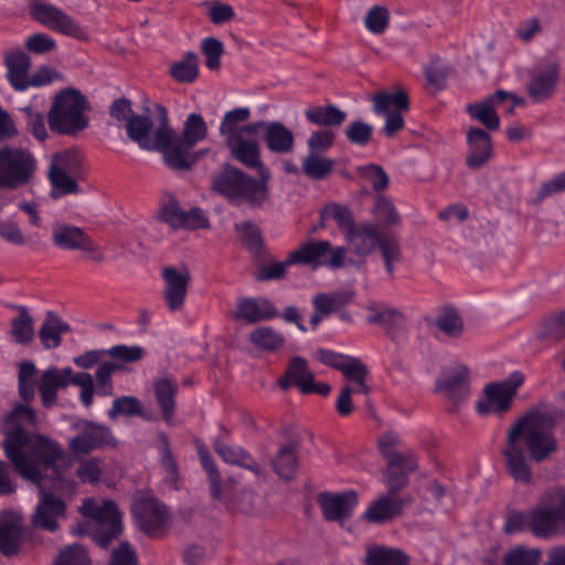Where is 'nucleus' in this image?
<instances>
[{
    "mask_svg": "<svg viewBox=\"0 0 565 565\" xmlns=\"http://www.w3.org/2000/svg\"><path fill=\"white\" fill-rule=\"evenodd\" d=\"M467 374L468 371L462 365L445 369L437 382V387L450 398H461L467 394Z\"/></svg>",
    "mask_w": 565,
    "mask_h": 565,
    "instance_id": "29",
    "label": "nucleus"
},
{
    "mask_svg": "<svg viewBox=\"0 0 565 565\" xmlns=\"http://www.w3.org/2000/svg\"><path fill=\"white\" fill-rule=\"evenodd\" d=\"M170 75L179 83H192L199 75V57L188 52L181 60L170 66Z\"/></svg>",
    "mask_w": 565,
    "mask_h": 565,
    "instance_id": "40",
    "label": "nucleus"
},
{
    "mask_svg": "<svg viewBox=\"0 0 565 565\" xmlns=\"http://www.w3.org/2000/svg\"><path fill=\"white\" fill-rule=\"evenodd\" d=\"M467 145L466 163L470 169L481 168L492 156L491 137L480 128H470L467 131Z\"/></svg>",
    "mask_w": 565,
    "mask_h": 565,
    "instance_id": "23",
    "label": "nucleus"
},
{
    "mask_svg": "<svg viewBox=\"0 0 565 565\" xmlns=\"http://www.w3.org/2000/svg\"><path fill=\"white\" fill-rule=\"evenodd\" d=\"M201 50L205 56V64L210 70H217L223 53V44L214 38L205 39L201 44Z\"/></svg>",
    "mask_w": 565,
    "mask_h": 565,
    "instance_id": "64",
    "label": "nucleus"
},
{
    "mask_svg": "<svg viewBox=\"0 0 565 565\" xmlns=\"http://www.w3.org/2000/svg\"><path fill=\"white\" fill-rule=\"evenodd\" d=\"M384 234H381L379 225L372 222L355 224L344 236L350 249L359 256L372 254L379 246Z\"/></svg>",
    "mask_w": 565,
    "mask_h": 565,
    "instance_id": "20",
    "label": "nucleus"
},
{
    "mask_svg": "<svg viewBox=\"0 0 565 565\" xmlns=\"http://www.w3.org/2000/svg\"><path fill=\"white\" fill-rule=\"evenodd\" d=\"M38 170L34 153L25 147L0 148V189L17 190L29 184Z\"/></svg>",
    "mask_w": 565,
    "mask_h": 565,
    "instance_id": "6",
    "label": "nucleus"
},
{
    "mask_svg": "<svg viewBox=\"0 0 565 565\" xmlns=\"http://www.w3.org/2000/svg\"><path fill=\"white\" fill-rule=\"evenodd\" d=\"M30 14L36 22L49 30L77 40L87 39L86 32L78 22L53 4L34 1L30 6Z\"/></svg>",
    "mask_w": 565,
    "mask_h": 565,
    "instance_id": "14",
    "label": "nucleus"
},
{
    "mask_svg": "<svg viewBox=\"0 0 565 565\" xmlns=\"http://www.w3.org/2000/svg\"><path fill=\"white\" fill-rule=\"evenodd\" d=\"M364 23L370 32L382 33L388 23V11L384 7L375 6L367 11Z\"/></svg>",
    "mask_w": 565,
    "mask_h": 565,
    "instance_id": "63",
    "label": "nucleus"
},
{
    "mask_svg": "<svg viewBox=\"0 0 565 565\" xmlns=\"http://www.w3.org/2000/svg\"><path fill=\"white\" fill-rule=\"evenodd\" d=\"M20 539V525L10 515L0 518V551L6 555L14 554Z\"/></svg>",
    "mask_w": 565,
    "mask_h": 565,
    "instance_id": "38",
    "label": "nucleus"
},
{
    "mask_svg": "<svg viewBox=\"0 0 565 565\" xmlns=\"http://www.w3.org/2000/svg\"><path fill=\"white\" fill-rule=\"evenodd\" d=\"M373 127L362 120H354L345 128L348 140L354 145L365 146L371 140Z\"/></svg>",
    "mask_w": 565,
    "mask_h": 565,
    "instance_id": "61",
    "label": "nucleus"
},
{
    "mask_svg": "<svg viewBox=\"0 0 565 565\" xmlns=\"http://www.w3.org/2000/svg\"><path fill=\"white\" fill-rule=\"evenodd\" d=\"M542 553L539 548H530L526 546L518 545L510 548L504 557V565H539L541 562Z\"/></svg>",
    "mask_w": 565,
    "mask_h": 565,
    "instance_id": "48",
    "label": "nucleus"
},
{
    "mask_svg": "<svg viewBox=\"0 0 565 565\" xmlns=\"http://www.w3.org/2000/svg\"><path fill=\"white\" fill-rule=\"evenodd\" d=\"M513 438L514 434L512 436H508L507 445L502 450L507 462V469L516 482L530 483L532 480V473L525 458L524 447L521 443H515Z\"/></svg>",
    "mask_w": 565,
    "mask_h": 565,
    "instance_id": "25",
    "label": "nucleus"
},
{
    "mask_svg": "<svg viewBox=\"0 0 565 565\" xmlns=\"http://www.w3.org/2000/svg\"><path fill=\"white\" fill-rule=\"evenodd\" d=\"M329 220L338 224L344 236L355 225L351 212L339 204H329L321 211L320 226L324 227V222Z\"/></svg>",
    "mask_w": 565,
    "mask_h": 565,
    "instance_id": "46",
    "label": "nucleus"
},
{
    "mask_svg": "<svg viewBox=\"0 0 565 565\" xmlns=\"http://www.w3.org/2000/svg\"><path fill=\"white\" fill-rule=\"evenodd\" d=\"M206 135L207 127L203 117L192 113L184 121L183 134L180 139L183 140V145L193 148L198 142L204 140Z\"/></svg>",
    "mask_w": 565,
    "mask_h": 565,
    "instance_id": "44",
    "label": "nucleus"
},
{
    "mask_svg": "<svg viewBox=\"0 0 565 565\" xmlns=\"http://www.w3.org/2000/svg\"><path fill=\"white\" fill-rule=\"evenodd\" d=\"M406 503L397 495L383 494L370 503L361 518L369 523L383 524L398 516Z\"/></svg>",
    "mask_w": 565,
    "mask_h": 565,
    "instance_id": "22",
    "label": "nucleus"
},
{
    "mask_svg": "<svg viewBox=\"0 0 565 565\" xmlns=\"http://www.w3.org/2000/svg\"><path fill=\"white\" fill-rule=\"evenodd\" d=\"M71 375V367L62 370L49 369L42 373L39 382V391L45 407H51L55 403L57 391L70 384Z\"/></svg>",
    "mask_w": 565,
    "mask_h": 565,
    "instance_id": "27",
    "label": "nucleus"
},
{
    "mask_svg": "<svg viewBox=\"0 0 565 565\" xmlns=\"http://www.w3.org/2000/svg\"><path fill=\"white\" fill-rule=\"evenodd\" d=\"M79 170L81 159L76 151L64 150L52 154L49 171L78 174Z\"/></svg>",
    "mask_w": 565,
    "mask_h": 565,
    "instance_id": "49",
    "label": "nucleus"
},
{
    "mask_svg": "<svg viewBox=\"0 0 565 565\" xmlns=\"http://www.w3.org/2000/svg\"><path fill=\"white\" fill-rule=\"evenodd\" d=\"M408 562L402 551L385 546L370 547L365 555L366 565H408Z\"/></svg>",
    "mask_w": 565,
    "mask_h": 565,
    "instance_id": "36",
    "label": "nucleus"
},
{
    "mask_svg": "<svg viewBox=\"0 0 565 565\" xmlns=\"http://www.w3.org/2000/svg\"><path fill=\"white\" fill-rule=\"evenodd\" d=\"M72 429L75 430V435L68 441V449L76 457L116 445L111 430L103 424L78 419L72 425Z\"/></svg>",
    "mask_w": 565,
    "mask_h": 565,
    "instance_id": "10",
    "label": "nucleus"
},
{
    "mask_svg": "<svg viewBox=\"0 0 565 565\" xmlns=\"http://www.w3.org/2000/svg\"><path fill=\"white\" fill-rule=\"evenodd\" d=\"M523 382L524 376L514 372L502 382L487 385L483 391V398L476 404L478 413L486 416L491 413L507 412Z\"/></svg>",
    "mask_w": 565,
    "mask_h": 565,
    "instance_id": "12",
    "label": "nucleus"
},
{
    "mask_svg": "<svg viewBox=\"0 0 565 565\" xmlns=\"http://www.w3.org/2000/svg\"><path fill=\"white\" fill-rule=\"evenodd\" d=\"M162 295L170 311H180L184 307L191 275L185 267L167 266L162 268Z\"/></svg>",
    "mask_w": 565,
    "mask_h": 565,
    "instance_id": "17",
    "label": "nucleus"
},
{
    "mask_svg": "<svg viewBox=\"0 0 565 565\" xmlns=\"http://www.w3.org/2000/svg\"><path fill=\"white\" fill-rule=\"evenodd\" d=\"M306 119L316 126H341L347 119V113L333 104L311 105L305 109Z\"/></svg>",
    "mask_w": 565,
    "mask_h": 565,
    "instance_id": "32",
    "label": "nucleus"
},
{
    "mask_svg": "<svg viewBox=\"0 0 565 565\" xmlns=\"http://www.w3.org/2000/svg\"><path fill=\"white\" fill-rule=\"evenodd\" d=\"M359 174L367 181L374 191L380 192L387 188L388 175L386 172L376 164H367L358 169Z\"/></svg>",
    "mask_w": 565,
    "mask_h": 565,
    "instance_id": "57",
    "label": "nucleus"
},
{
    "mask_svg": "<svg viewBox=\"0 0 565 565\" xmlns=\"http://www.w3.org/2000/svg\"><path fill=\"white\" fill-rule=\"evenodd\" d=\"M312 376L313 374L309 370L307 361L301 356H295L290 360L278 384L282 390H288L291 385H295L303 393Z\"/></svg>",
    "mask_w": 565,
    "mask_h": 565,
    "instance_id": "31",
    "label": "nucleus"
},
{
    "mask_svg": "<svg viewBox=\"0 0 565 565\" xmlns=\"http://www.w3.org/2000/svg\"><path fill=\"white\" fill-rule=\"evenodd\" d=\"M68 330L70 326L66 322L55 313L49 312L40 328L39 337L46 349H55L61 344L62 334Z\"/></svg>",
    "mask_w": 565,
    "mask_h": 565,
    "instance_id": "33",
    "label": "nucleus"
},
{
    "mask_svg": "<svg viewBox=\"0 0 565 565\" xmlns=\"http://www.w3.org/2000/svg\"><path fill=\"white\" fill-rule=\"evenodd\" d=\"M235 320L255 323L277 316L274 305L266 298H241L231 313Z\"/></svg>",
    "mask_w": 565,
    "mask_h": 565,
    "instance_id": "24",
    "label": "nucleus"
},
{
    "mask_svg": "<svg viewBox=\"0 0 565 565\" xmlns=\"http://www.w3.org/2000/svg\"><path fill=\"white\" fill-rule=\"evenodd\" d=\"M267 182L249 177L238 168L225 166L213 179V189L232 203H260L268 194Z\"/></svg>",
    "mask_w": 565,
    "mask_h": 565,
    "instance_id": "4",
    "label": "nucleus"
},
{
    "mask_svg": "<svg viewBox=\"0 0 565 565\" xmlns=\"http://www.w3.org/2000/svg\"><path fill=\"white\" fill-rule=\"evenodd\" d=\"M559 79V65L548 62L536 66L527 83V94L533 102L539 103L552 96Z\"/></svg>",
    "mask_w": 565,
    "mask_h": 565,
    "instance_id": "18",
    "label": "nucleus"
},
{
    "mask_svg": "<svg viewBox=\"0 0 565 565\" xmlns=\"http://www.w3.org/2000/svg\"><path fill=\"white\" fill-rule=\"evenodd\" d=\"M249 340L255 347L266 351L277 350L285 342L282 334L270 327L257 328L249 333Z\"/></svg>",
    "mask_w": 565,
    "mask_h": 565,
    "instance_id": "47",
    "label": "nucleus"
},
{
    "mask_svg": "<svg viewBox=\"0 0 565 565\" xmlns=\"http://www.w3.org/2000/svg\"><path fill=\"white\" fill-rule=\"evenodd\" d=\"M132 513L138 527L150 535L166 529L171 522L168 508L152 497H142L135 501Z\"/></svg>",
    "mask_w": 565,
    "mask_h": 565,
    "instance_id": "16",
    "label": "nucleus"
},
{
    "mask_svg": "<svg viewBox=\"0 0 565 565\" xmlns=\"http://www.w3.org/2000/svg\"><path fill=\"white\" fill-rule=\"evenodd\" d=\"M47 177L52 185L51 195L58 198L63 194L76 193L78 186L76 183L77 174L64 173L58 171H47Z\"/></svg>",
    "mask_w": 565,
    "mask_h": 565,
    "instance_id": "51",
    "label": "nucleus"
},
{
    "mask_svg": "<svg viewBox=\"0 0 565 565\" xmlns=\"http://www.w3.org/2000/svg\"><path fill=\"white\" fill-rule=\"evenodd\" d=\"M334 166V160L321 156L320 153L309 152L302 159L301 168L302 172L308 178L313 180H323L333 171Z\"/></svg>",
    "mask_w": 565,
    "mask_h": 565,
    "instance_id": "37",
    "label": "nucleus"
},
{
    "mask_svg": "<svg viewBox=\"0 0 565 565\" xmlns=\"http://www.w3.org/2000/svg\"><path fill=\"white\" fill-rule=\"evenodd\" d=\"M200 459L204 471L207 475V480L210 484V492L214 500H222V478L216 469V466L211 457V455L206 451H200Z\"/></svg>",
    "mask_w": 565,
    "mask_h": 565,
    "instance_id": "53",
    "label": "nucleus"
},
{
    "mask_svg": "<svg viewBox=\"0 0 565 565\" xmlns=\"http://www.w3.org/2000/svg\"><path fill=\"white\" fill-rule=\"evenodd\" d=\"M257 131H262L267 149L276 154H287L295 149V135L280 121H256Z\"/></svg>",
    "mask_w": 565,
    "mask_h": 565,
    "instance_id": "19",
    "label": "nucleus"
},
{
    "mask_svg": "<svg viewBox=\"0 0 565 565\" xmlns=\"http://www.w3.org/2000/svg\"><path fill=\"white\" fill-rule=\"evenodd\" d=\"M107 355L111 359L124 362L134 363L142 360L145 351L139 345H114L107 350Z\"/></svg>",
    "mask_w": 565,
    "mask_h": 565,
    "instance_id": "62",
    "label": "nucleus"
},
{
    "mask_svg": "<svg viewBox=\"0 0 565 565\" xmlns=\"http://www.w3.org/2000/svg\"><path fill=\"white\" fill-rule=\"evenodd\" d=\"M8 70V79L17 90H25L30 87L28 76L31 67L30 56L22 50H13L4 55Z\"/></svg>",
    "mask_w": 565,
    "mask_h": 565,
    "instance_id": "28",
    "label": "nucleus"
},
{
    "mask_svg": "<svg viewBox=\"0 0 565 565\" xmlns=\"http://www.w3.org/2000/svg\"><path fill=\"white\" fill-rule=\"evenodd\" d=\"M35 365L32 362L24 361L19 369V392L23 399H29L34 392Z\"/></svg>",
    "mask_w": 565,
    "mask_h": 565,
    "instance_id": "58",
    "label": "nucleus"
},
{
    "mask_svg": "<svg viewBox=\"0 0 565 565\" xmlns=\"http://www.w3.org/2000/svg\"><path fill=\"white\" fill-rule=\"evenodd\" d=\"M436 323L449 337H459L463 330L462 320L455 310H445L438 316Z\"/></svg>",
    "mask_w": 565,
    "mask_h": 565,
    "instance_id": "59",
    "label": "nucleus"
},
{
    "mask_svg": "<svg viewBox=\"0 0 565 565\" xmlns=\"http://www.w3.org/2000/svg\"><path fill=\"white\" fill-rule=\"evenodd\" d=\"M553 427V416L546 411L534 408L510 428L508 436L515 433L513 440L527 448L532 460L542 461L557 447Z\"/></svg>",
    "mask_w": 565,
    "mask_h": 565,
    "instance_id": "2",
    "label": "nucleus"
},
{
    "mask_svg": "<svg viewBox=\"0 0 565 565\" xmlns=\"http://www.w3.org/2000/svg\"><path fill=\"white\" fill-rule=\"evenodd\" d=\"M142 413V406L138 398L135 396H121L113 402L111 408L108 411V416L115 419L119 415L134 416Z\"/></svg>",
    "mask_w": 565,
    "mask_h": 565,
    "instance_id": "55",
    "label": "nucleus"
},
{
    "mask_svg": "<svg viewBox=\"0 0 565 565\" xmlns=\"http://www.w3.org/2000/svg\"><path fill=\"white\" fill-rule=\"evenodd\" d=\"M21 111L25 115L28 130L39 141H44L47 138V131L43 115L31 106L23 107Z\"/></svg>",
    "mask_w": 565,
    "mask_h": 565,
    "instance_id": "60",
    "label": "nucleus"
},
{
    "mask_svg": "<svg viewBox=\"0 0 565 565\" xmlns=\"http://www.w3.org/2000/svg\"><path fill=\"white\" fill-rule=\"evenodd\" d=\"M35 413L24 405H17L3 422L4 454L14 471L23 479L41 487L43 472L54 467L62 456L60 445L47 436L32 433L36 426ZM66 503L40 488V499L32 514V525L54 532L65 519Z\"/></svg>",
    "mask_w": 565,
    "mask_h": 565,
    "instance_id": "1",
    "label": "nucleus"
},
{
    "mask_svg": "<svg viewBox=\"0 0 565 565\" xmlns=\"http://www.w3.org/2000/svg\"><path fill=\"white\" fill-rule=\"evenodd\" d=\"M127 135L141 149L162 150L171 143L173 129L168 125L166 114L154 130L148 116H134L127 122Z\"/></svg>",
    "mask_w": 565,
    "mask_h": 565,
    "instance_id": "11",
    "label": "nucleus"
},
{
    "mask_svg": "<svg viewBox=\"0 0 565 565\" xmlns=\"http://www.w3.org/2000/svg\"><path fill=\"white\" fill-rule=\"evenodd\" d=\"M78 511L83 516L95 521L99 527L94 537L102 547L106 548L120 534L121 513L114 501L88 498L83 501Z\"/></svg>",
    "mask_w": 565,
    "mask_h": 565,
    "instance_id": "7",
    "label": "nucleus"
},
{
    "mask_svg": "<svg viewBox=\"0 0 565 565\" xmlns=\"http://www.w3.org/2000/svg\"><path fill=\"white\" fill-rule=\"evenodd\" d=\"M345 255L347 249L342 246H334L329 241H311L292 250L288 255V263L339 269L344 266Z\"/></svg>",
    "mask_w": 565,
    "mask_h": 565,
    "instance_id": "9",
    "label": "nucleus"
},
{
    "mask_svg": "<svg viewBox=\"0 0 565 565\" xmlns=\"http://www.w3.org/2000/svg\"><path fill=\"white\" fill-rule=\"evenodd\" d=\"M214 450L226 463L243 467L256 476L262 475V468L250 455L239 446H231L220 440L214 441Z\"/></svg>",
    "mask_w": 565,
    "mask_h": 565,
    "instance_id": "30",
    "label": "nucleus"
},
{
    "mask_svg": "<svg viewBox=\"0 0 565 565\" xmlns=\"http://www.w3.org/2000/svg\"><path fill=\"white\" fill-rule=\"evenodd\" d=\"M53 565H92V559L83 545L71 544L60 550Z\"/></svg>",
    "mask_w": 565,
    "mask_h": 565,
    "instance_id": "50",
    "label": "nucleus"
},
{
    "mask_svg": "<svg viewBox=\"0 0 565 565\" xmlns=\"http://www.w3.org/2000/svg\"><path fill=\"white\" fill-rule=\"evenodd\" d=\"M192 147L183 145V140L177 137L173 131L171 143L164 147L163 152L164 162L172 169L186 170L190 169L193 160L190 158V150Z\"/></svg>",
    "mask_w": 565,
    "mask_h": 565,
    "instance_id": "34",
    "label": "nucleus"
},
{
    "mask_svg": "<svg viewBox=\"0 0 565 565\" xmlns=\"http://www.w3.org/2000/svg\"><path fill=\"white\" fill-rule=\"evenodd\" d=\"M353 294L347 290H339L330 294H318L313 297L312 303L319 313L328 316L344 305L349 303Z\"/></svg>",
    "mask_w": 565,
    "mask_h": 565,
    "instance_id": "39",
    "label": "nucleus"
},
{
    "mask_svg": "<svg viewBox=\"0 0 565 565\" xmlns=\"http://www.w3.org/2000/svg\"><path fill=\"white\" fill-rule=\"evenodd\" d=\"M257 125L255 122L239 127V130L225 136V143L231 156L243 166L255 169L259 178L267 182L270 178L269 170L260 159V147L257 140Z\"/></svg>",
    "mask_w": 565,
    "mask_h": 565,
    "instance_id": "8",
    "label": "nucleus"
},
{
    "mask_svg": "<svg viewBox=\"0 0 565 565\" xmlns=\"http://www.w3.org/2000/svg\"><path fill=\"white\" fill-rule=\"evenodd\" d=\"M105 470V463L99 458H89L82 460L76 470V475L82 482H97Z\"/></svg>",
    "mask_w": 565,
    "mask_h": 565,
    "instance_id": "56",
    "label": "nucleus"
},
{
    "mask_svg": "<svg viewBox=\"0 0 565 565\" xmlns=\"http://www.w3.org/2000/svg\"><path fill=\"white\" fill-rule=\"evenodd\" d=\"M510 93L503 89L497 90L493 95L484 98L480 103L471 104L467 107L469 115L480 121L490 130H497L500 126V119L495 113L497 107L505 102Z\"/></svg>",
    "mask_w": 565,
    "mask_h": 565,
    "instance_id": "26",
    "label": "nucleus"
},
{
    "mask_svg": "<svg viewBox=\"0 0 565 565\" xmlns=\"http://www.w3.org/2000/svg\"><path fill=\"white\" fill-rule=\"evenodd\" d=\"M399 438L393 433L385 434L379 441V447L382 455L387 460V466L392 469L394 466H398L402 461L406 460V457L395 450L398 445Z\"/></svg>",
    "mask_w": 565,
    "mask_h": 565,
    "instance_id": "54",
    "label": "nucleus"
},
{
    "mask_svg": "<svg viewBox=\"0 0 565 565\" xmlns=\"http://www.w3.org/2000/svg\"><path fill=\"white\" fill-rule=\"evenodd\" d=\"M366 310L369 312L366 317L367 322L382 328H387L403 319V315L398 310L382 305L369 306Z\"/></svg>",
    "mask_w": 565,
    "mask_h": 565,
    "instance_id": "52",
    "label": "nucleus"
},
{
    "mask_svg": "<svg viewBox=\"0 0 565 565\" xmlns=\"http://www.w3.org/2000/svg\"><path fill=\"white\" fill-rule=\"evenodd\" d=\"M319 504L326 520L342 523L356 508L358 494L354 491L322 493L319 497Z\"/></svg>",
    "mask_w": 565,
    "mask_h": 565,
    "instance_id": "21",
    "label": "nucleus"
},
{
    "mask_svg": "<svg viewBox=\"0 0 565 565\" xmlns=\"http://www.w3.org/2000/svg\"><path fill=\"white\" fill-rule=\"evenodd\" d=\"M30 14L36 22L49 30L77 40L87 39L86 32L78 22L53 4L34 1L30 6Z\"/></svg>",
    "mask_w": 565,
    "mask_h": 565,
    "instance_id": "13",
    "label": "nucleus"
},
{
    "mask_svg": "<svg viewBox=\"0 0 565 565\" xmlns=\"http://www.w3.org/2000/svg\"><path fill=\"white\" fill-rule=\"evenodd\" d=\"M530 531L540 539L565 535V491L545 493L530 511Z\"/></svg>",
    "mask_w": 565,
    "mask_h": 565,
    "instance_id": "5",
    "label": "nucleus"
},
{
    "mask_svg": "<svg viewBox=\"0 0 565 565\" xmlns=\"http://www.w3.org/2000/svg\"><path fill=\"white\" fill-rule=\"evenodd\" d=\"M373 111L385 116L383 132L386 137H393L404 126L402 113L408 109L407 94L398 89L394 94L380 92L372 97Z\"/></svg>",
    "mask_w": 565,
    "mask_h": 565,
    "instance_id": "15",
    "label": "nucleus"
},
{
    "mask_svg": "<svg viewBox=\"0 0 565 565\" xmlns=\"http://www.w3.org/2000/svg\"><path fill=\"white\" fill-rule=\"evenodd\" d=\"M87 235L76 226L60 225L53 231V241L55 245L66 249H79Z\"/></svg>",
    "mask_w": 565,
    "mask_h": 565,
    "instance_id": "42",
    "label": "nucleus"
},
{
    "mask_svg": "<svg viewBox=\"0 0 565 565\" xmlns=\"http://www.w3.org/2000/svg\"><path fill=\"white\" fill-rule=\"evenodd\" d=\"M178 385L170 379H159L154 382V394L166 422H170L174 414V396Z\"/></svg>",
    "mask_w": 565,
    "mask_h": 565,
    "instance_id": "35",
    "label": "nucleus"
},
{
    "mask_svg": "<svg viewBox=\"0 0 565 565\" xmlns=\"http://www.w3.org/2000/svg\"><path fill=\"white\" fill-rule=\"evenodd\" d=\"M19 315L11 322V337L17 343L26 344L34 337L33 319L25 307H19Z\"/></svg>",
    "mask_w": 565,
    "mask_h": 565,
    "instance_id": "43",
    "label": "nucleus"
},
{
    "mask_svg": "<svg viewBox=\"0 0 565 565\" xmlns=\"http://www.w3.org/2000/svg\"><path fill=\"white\" fill-rule=\"evenodd\" d=\"M275 472L282 479H290L297 469V455L294 444L282 445L273 460Z\"/></svg>",
    "mask_w": 565,
    "mask_h": 565,
    "instance_id": "41",
    "label": "nucleus"
},
{
    "mask_svg": "<svg viewBox=\"0 0 565 565\" xmlns=\"http://www.w3.org/2000/svg\"><path fill=\"white\" fill-rule=\"evenodd\" d=\"M379 249L390 278L394 277L395 265L402 259V250L398 242L391 235H385L380 241Z\"/></svg>",
    "mask_w": 565,
    "mask_h": 565,
    "instance_id": "45",
    "label": "nucleus"
},
{
    "mask_svg": "<svg viewBox=\"0 0 565 565\" xmlns=\"http://www.w3.org/2000/svg\"><path fill=\"white\" fill-rule=\"evenodd\" d=\"M87 110V100L78 90H62L55 96L47 114L49 126L57 134L75 135L88 126Z\"/></svg>",
    "mask_w": 565,
    "mask_h": 565,
    "instance_id": "3",
    "label": "nucleus"
}]
</instances>
